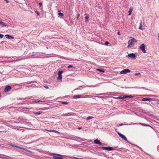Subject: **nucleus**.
<instances>
[{
    "instance_id": "obj_10",
    "label": "nucleus",
    "mask_w": 159,
    "mask_h": 159,
    "mask_svg": "<svg viewBox=\"0 0 159 159\" xmlns=\"http://www.w3.org/2000/svg\"><path fill=\"white\" fill-rule=\"evenodd\" d=\"M11 89V88L10 86L7 85L5 88L4 92L5 93H7L8 92L9 90H10Z\"/></svg>"
},
{
    "instance_id": "obj_14",
    "label": "nucleus",
    "mask_w": 159,
    "mask_h": 159,
    "mask_svg": "<svg viewBox=\"0 0 159 159\" xmlns=\"http://www.w3.org/2000/svg\"><path fill=\"white\" fill-rule=\"evenodd\" d=\"M126 95H121L120 96H118L116 98H114L116 99H125V98H126Z\"/></svg>"
},
{
    "instance_id": "obj_50",
    "label": "nucleus",
    "mask_w": 159,
    "mask_h": 159,
    "mask_svg": "<svg viewBox=\"0 0 159 159\" xmlns=\"http://www.w3.org/2000/svg\"><path fill=\"white\" fill-rule=\"evenodd\" d=\"M80 89V87H79V88L78 89H76L75 90H77V89Z\"/></svg>"
},
{
    "instance_id": "obj_17",
    "label": "nucleus",
    "mask_w": 159,
    "mask_h": 159,
    "mask_svg": "<svg viewBox=\"0 0 159 159\" xmlns=\"http://www.w3.org/2000/svg\"><path fill=\"white\" fill-rule=\"evenodd\" d=\"M5 37L7 39H12L14 38L12 36L8 34H6L5 35Z\"/></svg>"
},
{
    "instance_id": "obj_19",
    "label": "nucleus",
    "mask_w": 159,
    "mask_h": 159,
    "mask_svg": "<svg viewBox=\"0 0 159 159\" xmlns=\"http://www.w3.org/2000/svg\"><path fill=\"white\" fill-rule=\"evenodd\" d=\"M44 102V101H40V100H35V101L33 100L31 102H30L28 103H27L28 104L29 103H31V104H33L34 102L37 103V102Z\"/></svg>"
},
{
    "instance_id": "obj_5",
    "label": "nucleus",
    "mask_w": 159,
    "mask_h": 159,
    "mask_svg": "<svg viewBox=\"0 0 159 159\" xmlns=\"http://www.w3.org/2000/svg\"><path fill=\"white\" fill-rule=\"evenodd\" d=\"M9 145H10L11 146H12V147H16V148H19L20 149H22V150H25V151H28L27 149H25V148H22V147H19L18 146L16 145H15V143H13V144L10 143V144H9Z\"/></svg>"
},
{
    "instance_id": "obj_40",
    "label": "nucleus",
    "mask_w": 159,
    "mask_h": 159,
    "mask_svg": "<svg viewBox=\"0 0 159 159\" xmlns=\"http://www.w3.org/2000/svg\"><path fill=\"white\" fill-rule=\"evenodd\" d=\"M74 159H81L82 158H79L78 157H73V158Z\"/></svg>"
},
{
    "instance_id": "obj_3",
    "label": "nucleus",
    "mask_w": 159,
    "mask_h": 159,
    "mask_svg": "<svg viewBox=\"0 0 159 159\" xmlns=\"http://www.w3.org/2000/svg\"><path fill=\"white\" fill-rule=\"evenodd\" d=\"M118 134L120 137H121L125 140L128 143H130L127 140L126 138L124 135L121 134L119 132H118Z\"/></svg>"
},
{
    "instance_id": "obj_32",
    "label": "nucleus",
    "mask_w": 159,
    "mask_h": 159,
    "mask_svg": "<svg viewBox=\"0 0 159 159\" xmlns=\"http://www.w3.org/2000/svg\"><path fill=\"white\" fill-rule=\"evenodd\" d=\"M74 138H76L78 139H80V140H82V141L84 140H83L82 139H81V138H80V137H78L75 136Z\"/></svg>"
},
{
    "instance_id": "obj_59",
    "label": "nucleus",
    "mask_w": 159,
    "mask_h": 159,
    "mask_svg": "<svg viewBox=\"0 0 159 159\" xmlns=\"http://www.w3.org/2000/svg\"><path fill=\"white\" fill-rule=\"evenodd\" d=\"M0 146H1V144H0Z\"/></svg>"
},
{
    "instance_id": "obj_25",
    "label": "nucleus",
    "mask_w": 159,
    "mask_h": 159,
    "mask_svg": "<svg viewBox=\"0 0 159 159\" xmlns=\"http://www.w3.org/2000/svg\"><path fill=\"white\" fill-rule=\"evenodd\" d=\"M126 98H133V97L131 95H126Z\"/></svg>"
},
{
    "instance_id": "obj_22",
    "label": "nucleus",
    "mask_w": 159,
    "mask_h": 159,
    "mask_svg": "<svg viewBox=\"0 0 159 159\" xmlns=\"http://www.w3.org/2000/svg\"><path fill=\"white\" fill-rule=\"evenodd\" d=\"M140 25L139 27V29L141 30H143V28L142 27V22H141L140 23Z\"/></svg>"
},
{
    "instance_id": "obj_35",
    "label": "nucleus",
    "mask_w": 159,
    "mask_h": 159,
    "mask_svg": "<svg viewBox=\"0 0 159 159\" xmlns=\"http://www.w3.org/2000/svg\"><path fill=\"white\" fill-rule=\"evenodd\" d=\"M147 96H150V97H156V96L155 95H147Z\"/></svg>"
},
{
    "instance_id": "obj_36",
    "label": "nucleus",
    "mask_w": 159,
    "mask_h": 159,
    "mask_svg": "<svg viewBox=\"0 0 159 159\" xmlns=\"http://www.w3.org/2000/svg\"><path fill=\"white\" fill-rule=\"evenodd\" d=\"M0 158H1L2 159H8L6 157H0Z\"/></svg>"
},
{
    "instance_id": "obj_28",
    "label": "nucleus",
    "mask_w": 159,
    "mask_h": 159,
    "mask_svg": "<svg viewBox=\"0 0 159 159\" xmlns=\"http://www.w3.org/2000/svg\"><path fill=\"white\" fill-rule=\"evenodd\" d=\"M109 42L107 41H106L105 42V45L106 46H108L109 45Z\"/></svg>"
},
{
    "instance_id": "obj_2",
    "label": "nucleus",
    "mask_w": 159,
    "mask_h": 159,
    "mask_svg": "<svg viewBox=\"0 0 159 159\" xmlns=\"http://www.w3.org/2000/svg\"><path fill=\"white\" fill-rule=\"evenodd\" d=\"M137 41V40L134 38L132 39H130L128 41V47H130L131 46L133 45V43L134 42H136Z\"/></svg>"
},
{
    "instance_id": "obj_24",
    "label": "nucleus",
    "mask_w": 159,
    "mask_h": 159,
    "mask_svg": "<svg viewBox=\"0 0 159 159\" xmlns=\"http://www.w3.org/2000/svg\"><path fill=\"white\" fill-rule=\"evenodd\" d=\"M93 118H94V117H92L91 116H89L86 118V120H89L90 119Z\"/></svg>"
},
{
    "instance_id": "obj_51",
    "label": "nucleus",
    "mask_w": 159,
    "mask_h": 159,
    "mask_svg": "<svg viewBox=\"0 0 159 159\" xmlns=\"http://www.w3.org/2000/svg\"><path fill=\"white\" fill-rule=\"evenodd\" d=\"M79 15H80L79 14H78V16H77V18H78V17H79Z\"/></svg>"
},
{
    "instance_id": "obj_30",
    "label": "nucleus",
    "mask_w": 159,
    "mask_h": 159,
    "mask_svg": "<svg viewBox=\"0 0 159 159\" xmlns=\"http://www.w3.org/2000/svg\"><path fill=\"white\" fill-rule=\"evenodd\" d=\"M145 126L149 127H151V128H152V127L151 126L148 125V124H145Z\"/></svg>"
},
{
    "instance_id": "obj_45",
    "label": "nucleus",
    "mask_w": 159,
    "mask_h": 159,
    "mask_svg": "<svg viewBox=\"0 0 159 159\" xmlns=\"http://www.w3.org/2000/svg\"><path fill=\"white\" fill-rule=\"evenodd\" d=\"M117 34H118V35H120V32L119 31L118 32H117Z\"/></svg>"
},
{
    "instance_id": "obj_7",
    "label": "nucleus",
    "mask_w": 159,
    "mask_h": 159,
    "mask_svg": "<svg viewBox=\"0 0 159 159\" xmlns=\"http://www.w3.org/2000/svg\"><path fill=\"white\" fill-rule=\"evenodd\" d=\"M139 48L144 53H146V51L145 50V45L144 44H142L139 47Z\"/></svg>"
},
{
    "instance_id": "obj_37",
    "label": "nucleus",
    "mask_w": 159,
    "mask_h": 159,
    "mask_svg": "<svg viewBox=\"0 0 159 159\" xmlns=\"http://www.w3.org/2000/svg\"><path fill=\"white\" fill-rule=\"evenodd\" d=\"M39 4L40 7H41L42 6V2H40L39 3Z\"/></svg>"
},
{
    "instance_id": "obj_54",
    "label": "nucleus",
    "mask_w": 159,
    "mask_h": 159,
    "mask_svg": "<svg viewBox=\"0 0 159 159\" xmlns=\"http://www.w3.org/2000/svg\"><path fill=\"white\" fill-rule=\"evenodd\" d=\"M4 42V41H2L1 43H3Z\"/></svg>"
},
{
    "instance_id": "obj_39",
    "label": "nucleus",
    "mask_w": 159,
    "mask_h": 159,
    "mask_svg": "<svg viewBox=\"0 0 159 159\" xmlns=\"http://www.w3.org/2000/svg\"><path fill=\"white\" fill-rule=\"evenodd\" d=\"M70 139L71 140H75V141H77V140L75 139H73L72 138H70Z\"/></svg>"
},
{
    "instance_id": "obj_9",
    "label": "nucleus",
    "mask_w": 159,
    "mask_h": 159,
    "mask_svg": "<svg viewBox=\"0 0 159 159\" xmlns=\"http://www.w3.org/2000/svg\"><path fill=\"white\" fill-rule=\"evenodd\" d=\"M131 71L130 70L128 69H126L123 70L120 72V74H125Z\"/></svg>"
},
{
    "instance_id": "obj_16",
    "label": "nucleus",
    "mask_w": 159,
    "mask_h": 159,
    "mask_svg": "<svg viewBox=\"0 0 159 159\" xmlns=\"http://www.w3.org/2000/svg\"><path fill=\"white\" fill-rule=\"evenodd\" d=\"M42 112H43V111H39L38 112H33V113L35 115L37 116L40 115Z\"/></svg>"
},
{
    "instance_id": "obj_18",
    "label": "nucleus",
    "mask_w": 159,
    "mask_h": 159,
    "mask_svg": "<svg viewBox=\"0 0 159 159\" xmlns=\"http://www.w3.org/2000/svg\"><path fill=\"white\" fill-rule=\"evenodd\" d=\"M0 25L4 26H8L9 25L5 24V23L3 22L1 20H0Z\"/></svg>"
},
{
    "instance_id": "obj_29",
    "label": "nucleus",
    "mask_w": 159,
    "mask_h": 159,
    "mask_svg": "<svg viewBox=\"0 0 159 159\" xmlns=\"http://www.w3.org/2000/svg\"><path fill=\"white\" fill-rule=\"evenodd\" d=\"M72 67L74 68V67L72 65H70L68 66L67 67V68L68 69L70 68H72Z\"/></svg>"
},
{
    "instance_id": "obj_31",
    "label": "nucleus",
    "mask_w": 159,
    "mask_h": 159,
    "mask_svg": "<svg viewBox=\"0 0 159 159\" xmlns=\"http://www.w3.org/2000/svg\"><path fill=\"white\" fill-rule=\"evenodd\" d=\"M132 11V9H129V15H130L131 14V12Z\"/></svg>"
},
{
    "instance_id": "obj_46",
    "label": "nucleus",
    "mask_w": 159,
    "mask_h": 159,
    "mask_svg": "<svg viewBox=\"0 0 159 159\" xmlns=\"http://www.w3.org/2000/svg\"><path fill=\"white\" fill-rule=\"evenodd\" d=\"M124 125L123 124H120L119 125V126H122V125Z\"/></svg>"
},
{
    "instance_id": "obj_15",
    "label": "nucleus",
    "mask_w": 159,
    "mask_h": 159,
    "mask_svg": "<svg viewBox=\"0 0 159 159\" xmlns=\"http://www.w3.org/2000/svg\"><path fill=\"white\" fill-rule=\"evenodd\" d=\"M141 100L142 101H151L152 100V98H144L142 99Z\"/></svg>"
},
{
    "instance_id": "obj_27",
    "label": "nucleus",
    "mask_w": 159,
    "mask_h": 159,
    "mask_svg": "<svg viewBox=\"0 0 159 159\" xmlns=\"http://www.w3.org/2000/svg\"><path fill=\"white\" fill-rule=\"evenodd\" d=\"M61 104H68V102H61Z\"/></svg>"
},
{
    "instance_id": "obj_48",
    "label": "nucleus",
    "mask_w": 159,
    "mask_h": 159,
    "mask_svg": "<svg viewBox=\"0 0 159 159\" xmlns=\"http://www.w3.org/2000/svg\"><path fill=\"white\" fill-rule=\"evenodd\" d=\"M40 102L39 103V104H43V102Z\"/></svg>"
},
{
    "instance_id": "obj_47",
    "label": "nucleus",
    "mask_w": 159,
    "mask_h": 159,
    "mask_svg": "<svg viewBox=\"0 0 159 159\" xmlns=\"http://www.w3.org/2000/svg\"><path fill=\"white\" fill-rule=\"evenodd\" d=\"M78 129H81V127H78Z\"/></svg>"
},
{
    "instance_id": "obj_4",
    "label": "nucleus",
    "mask_w": 159,
    "mask_h": 159,
    "mask_svg": "<svg viewBox=\"0 0 159 159\" xmlns=\"http://www.w3.org/2000/svg\"><path fill=\"white\" fill-rule=\"evenodd\" d=\"M101 148L103 150L107 151H111L115 149L111 147H102Z\"/></svg>"
},
{
    "instance_id": "obj_55",
    "label": "nucleus",
    "mask_w": 159,
    "mask_h": 159,
    "mask_svg": "<svg viewBox=\"0 0 159 159\" xmlns=\"http://www.w3.org/2000/svg\"><path fill=\"white\" fill-rule=\"evenodd\" d=\"M139 148H140V149H142L141 148L139 147Z\"/></svg>"
},
{
    "instance_id": "obj_43",
    "label": "nucleus",
    "mask_w": 159,
    "mask_h": 159,
    "mask_svg": "<svg viewBox=\"0 0 159 159\" xmlns=\"http://www.w3.org/2000/svg\"><path fill=\"white\" fill-rule=\"evenodd\" d=\"M5 1H6V2L8 3L9 2V1L8 0H4Z\"/></svg>"
},
{
    "instance_id": "obj_52",
    "label": "nucleus",
    "mask_w": 159,
    "mask_h": 159,
    "mask_svg": "<svg viewBox=\"0 0 159 159\" xmlns=\"http://www.w3.org/2000/svg\"><path fill=\"white\" fill-rule=\"evenodd\" d=\"M137 123H134L133 124L134 125H136V124H137Z\"/></svg>"
},
{
    "instance_id": "obj_42",
    "label": "nucleus",
    "mask_w": 159,
    "mask_h": 159,
    "mask_svg": "<svg viewBox=\"0 0 159 159\" xmlns=\"http://www.w3.org/2000/svg\"><path fill=\"white\" fill-rule=\"evenodd\" d=\"M134 75H140V74L139 73H135V74Z\"/></svg>"
},
{
    "instance_id": "obj_8",
    "label": "nucleus",
    "mask_w": 159,
    "mask_h": 159,
    "mask_svg": "<svg viewBox=\"0 0 159 159\" xmlns=\"http://www.w3.org/2000/svg\"><path fill=\"white\" fill-rule=\"evenodd\" d=\"M75 115L72 112H68L65 114H63L61 115V116H74Z\"/></svg>"
},
{
    "instance_id": "obj_12",
    "label": "nucleus",
    "mask_w": 159,
    "mask_h": 159,
    "mask_svg": "<svg viewBox=\"0 0 159 159\" xmlns=\"http://www.w3.org/2000/svg\"><path fill=\"white\" fill-rule=\"evenodd\" d=\"M94 143L95 144L102 145V143H101L98 139H96L94 141Z\"/></svg>"
},
{
    "instance_id": "obj_20",
    "label": "nucleus",
    "mask_w": 159,
    "mask_h": 159,
    "mask_svg": "<svg viewBox=\"0 0 159 159\" xmlns=\"http://www.w3.org/2000/svg\"><path fill=\"white\" fill-rule=\"evenodd\" d=\"M81 97H82V95H75L73 97V98L75 99L78 98H80Z\"/></svg>"
},
{
    "instance_id": "obj_56",
    "label": "nucleus",
    "mask_w": 159,
    "mask_h": 159,
    "mask_svg": "<svg viewBox=\"0 0 159 159\" xmlns=\"http://www.w3.org/2000/svg\"><path fill=\"white\" fill-rule=\"evenodd\" d=\"M46 48H47V49H48V47H47Z\"/></svg>"
},
{
    "instance_id": "obj_33",
    "label": "nucleus",
    "mask_w": 159,
    "mask_h": 159,
    "mask_svg": "<svg viewBox=\"0 0 159 159\" xmlns=\"http://www.w3.org/2000/svg\"><path fill=\"white\" fill-rule=\"evenodd\" d=\"M35 12L37 13V15L38 16H39V15H40V14H39V12L37 11H35Z\"/></svg>"
},
{
    "instance_id": "obj_26",
    "label": "nucleus",
    "mask_w": 159,
    "mask_h": 159,
    "mask_svg": "<svg viewBox=\"0 0 159 159\" xmlns=\"http://www.w3.org/2000/svg\"><path fill=\"white\" fill-rule=\"evenodd\" d=\"M60 11V10H58V12ZM58 14L60 16H63V13H62L61 12H58Z\"/></svg>"
},
{
    "instance_id": "obj_23",
    "label": "nucleus",
    "mask_w": 159,
    "mask_h": 159,
    "mask_svg": "<svg viewBox=\"0 0 159 159\" xmlns=\"http://www.w3.org/2000/svg\"><path fill=\"white\" fill-rule=\"evenodd\" d=\"M85 21L86 22H88V19H89V16L88 15V16H86L85 17Z\"/></svg>"
},
{
    "instance_id": "obj_58",
    "label": "nucleus",
    "mask_w": 159,
    "mask_h": 159,
    "mask_svg": "<svg viewBox=\"0 0 159 159\" xmlns=\"http://www.w3.org/2000/svg\"><path fill=\"white\" fill-rule=\"evenodd\" d=\"M81 159H84V158H82Z\"/></svg>"
},
{
    "instance_id": "obj_49",
    "label": "nucleus",
    "mask_w": 159,
    "mask_h": 159,
    "mask_svg": "<svg viewBox=\"0 0 159 159\" xmlns=\"http://www.w3.org/2000/svg\"><path fill=\"white\" fill-rule=\"evenodd\" d=\"M104 94V93H101V94H99L98 95H103Z\"/></svg>"
},
{
    "instance_id": "obj_6",
    "label": "nucleus",
    "mask_w": 159,
    "mask_h": 159,
    "mask_svg": "<svg viewBox=\"0 0 159 159\" xmlns=\"http://www.w3.org/2000/svg\"><path fill=\"white\" fill-rule=\"evenodd\" d=\"M126 57H129V58H131L132 59H135L134 58L136 57V56L134 53H131L128 54V55L126 56Z\"/></svg>"
},
{
    "instance_id": "obj_53",
    "label": "nucleus",
    "mask_w": 159,
    "mask_h": 159,
    "mask_svg": "<svg viewBox=\"0 0 159 159\" xmlns=\"http://www.w3.org/2000/svg\"><path fill=\"white\" fill-rule=\"evenodd\" d=\"M19 99L22 100V99L21 98H19Z\"/></svg>"
},
{
    "instance_id": "obj_11",
    "label": "nucleus",
    "mask_w": 159,
    "mask_h": 159,
    "mask_svg": "<svg viewBox=\"0 0 159 159\" xmlns=\"http://www.w3.org/2000/svg\"><path fill=\"white\" fill-rule=\"evenodd\" d=\"M63 71H59L58 73V77H57V79L59 80H61L62 78V73Z\"/></svg>"
},
{
    "instance_id": "obj_1",
    "label": "nucleus",
    "mask_w": 159,
    "mask_h": 159,
    "mask_svg": "<svg viewBox=\"0 0 159 159\" xmlns=\"http://www.w3.org/2000/svg\"><path fill=\"white\" fill-rule=\"evenodd\" d=\"M50 155L52 156L54 155L52 157V158L54 159H64L63 157L66 156L60 154L54 153H51Z\"/></svg>"
},
{
    "instance_id": "obj_13",
    "label": "nucleus",
    "mask_w": 159,
    "mask_h": 159,
    "mask_svg": "<svg viewBox=\"0 0 159 159\" xmlns=\"http://www.w3.org/2000/svg\"><path fill=\"white\" fill-rule=\"evenodd\" d=\"M45 130L46 131H48L49 132H52L56 133L59 135L60 134V132H59L56 130H54V129L48 130V129H45Z\"/></svg>"
},
{
    "instance_id": "obj_38",
    "label": "nucleus",
    "mask_w": 159,
    "mask_h": 159,
    "mask_svg": "<svg viewBox=\"0 0 159 159\" xmlns=\"http://www.w3.org/2000/svg\"><path fill=\"white\" fill-rule=\"evenodd\" d=\"M44 87L46 88V89H48V86L47 85H44Z\"/></svg>"
},
{
    "instance_id": "obj_21",
    "label": "nucleus",
    "mask_w": 159,
    "mask_h": 159,
    "mask_svg": "<svg viewBox=\"0 0 159 159\" xmlns=\"http://www.w3.org/2000/svg\"><path fill=\"white\" fill-rule=\"evenodd\" d=\"M97 70L100 72L104 73L105 72V70L104 69H97Z\"/></svg>"
},
{
    "instance_id": "obj_44",
    "label": "nucleus",
    "mask_w": 159,
    "mask_h": 159,
    "mask_svg": "<svg viewBox=\"0 0 159 159\" xmlns=\"http://www.w3.org/2000/svg\"><path fill=\"white\" fill-rule=\"evenodd\" d=\"M158 40L159 42V33H158Z\"/></svg>"
},
{
    "instance_id": "obj_41",
    "label": "nucleus",
    "mask_w": 159,
    "mask_h": 159,
    "mask_svg": "<svg viewBox=\"0 0 159 159\" xmlns=\"http://www.w3.org/2000/svg\"><path fill=\"white\" fill-rule=\"evenodd\" d=\"M139 124L140 125H142L143 126H145V124H144V123H140Z\"/></svg>"
},
{
    "instance_id": "obj_57",
    "label": "nucleus",
    "mask_w": 159,
    "mask_h": 159,
    "mask_svg": "<svg viewBox=\"0 0 159 159\" xmlns=\"http://www.w3.org/2000/svg\"><path fill=\"white\" fill-rule=\"evenodd\" d=\"M4 156H6L5 155H4Z\"/></svg>"
},
{
    "instance_id": "obj_34",
    "label": "nucleus",
    "mask_w": 159,
    "mask_h": 159,
    "mask_svg": "<svg viewBox=\"0 0 159 159\" xmlns=\"http://www.w3.org/2000/svg\"><path fill=\"white\" fill-rule=\"evenodd\" d=\"M4 37V35L0 33V38H2Z\"/></svg>"
}]
</instances>
